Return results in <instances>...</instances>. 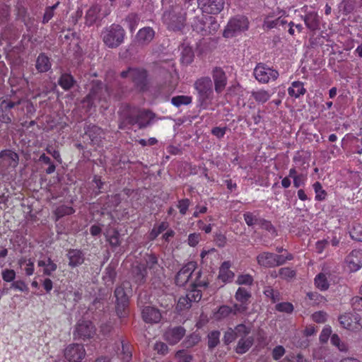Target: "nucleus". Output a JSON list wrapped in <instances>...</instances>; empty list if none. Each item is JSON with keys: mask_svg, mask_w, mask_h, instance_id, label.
I'll list each match as a JSON object with an SVG mask.
<instances>
[{"mask_svg": "<svg viewBox=\"0 0 362 362\" xmlns=\"http://www.w3.org/2000/svg\"><path fill=\"white\" fill-rule=\"evenodd\" d=\"M121 122L119 124L120 129H124L125 126L137 125L139 129H144L148 127L153 119L154 114L148 110H140L136 107H132L130 105H126L121 114Z\"/></svg>", "mask_w": 362, "mask_h": 362, "instance_id": "obj_1", "label": "nucleus"}, {"mask_svg": "<svg viewBox=\"0 0 362 362\" xmlns=\"http://www.w3.org/2000/svg\"><path fill=\"white\" fill-rule=\"evenodd\" d=\"M112 85L107 82L104 87L102 83L97 82L93 85L89 93L83 100V103L86 105L88 110L97 105H100L102 108L107 109V103L108 99L112 95Z\"/></svg>", "mask_w": 362, "mask_h": 362, "instance_id": "obj_2", "label": "nucleus"}, {"mask_svg": "<svg viewBox=\"0 0 362 362\" xmlns=\"http://www.w3.org/2000/svg\"><path fill=\"white\" fill-rule=\"evenodd\" d=\"M163 21L168 28L173 31H181L186 25V13L182 1L172 4L163 15Z\"/></svg>", "mask_w": 362, "mask_h": 362, "instance_id": "obj_3", "label": "nucleus"}, {"mask_svg": "<svg viewBox=\"0 0 362 362\" xmlns=\"http://www.w3.org/2000/svg\"><path fill=\"white\" fill-rule=\"evenodd\" d=\"M194 88L197 92L198 105L203 110H206L213 99V83L210 77L202 76L194 83Z\"/></svg>", "mask_w": 362, "mask_h": 362, "instance_id": "obj_4", "label": "nucleus"}, {"mask_svg": "<svg viewBox=\"0 0 362 362\" xmlns=\"http://www.w3.org/2000/svg\"><path fill=\"white\" fill-rule=\"evenodd\" d=\"M205 13V12L202 11L199 14H197L191 21V26L193 31L202 36L213 35L216 33L219 28V24L216 19Z\"/></svg>", "mask_w": 362, "mask_h": 362, "instance_id": "obj_5", "label": "nucleus"}, {"mask_svg": "<svg viewBox=\"0 0 362 362\" xmlns=\"http://www.w3.org/2000/svg\"><path fill=\"white\" fill-rule=\"evenodd\" d=\"M125 35V30L120 25L112 23L104 28L101 37L104 44L113 49L123 43Z\"/></svg>", "mask_w": 362, "mask_h": 362, "instance_id": "obj_6", "label": "nucleus"}, {"mask_svg": "<svg viewBox=\"0 0 362 362\" xmlns=\"http://www.w3.org/2000/svg\"><path fill=\"white\" fill-rule=\"evenodd\" d=\"M132 293V285L129 281H124L115 288L116 312L119 318L127 315V308L129 305V296Z\"/></svg>", "mask_w": 362, "mask_h": 362, "instance_id": "obj_7", "label": "nucleus"}, {"mask_svg": "<svg viewBox=\"0 0 362 362\" xmlns=\"http://www.w3.org/2000/svg\"><path fill=\"white\" fill-rule=\"evenodd\" d=\"M122 78L130 77L136 88L140 92H145L148 89V72L144 69L129 68L120 74Z\"/></svg>", "mask_w": 362, "mask_h": 362, "instance_id": "obj_8", "label": "nucleus"}, {"mask_svg": "<svg viewBox=\"0 0 362 362\" xmlns=\"http://www.w3.org/2000/svg\"><path fill=\"white\" fill-rule=\"evenodd\" d=\"M248 28V18L245 16L238 15L229 20L223 35L226 38L232 37L238 33L247 30Z\"/></svg>", "mask_w": 362, "mask_h": 362, "instance_id": "obj_9", "label": "nucleus"}, {"mask_svg": "<svg viewBox=\"0 0 362 362\" xmlns=\"http://www.w3.org/2000/svg\"><path fill=\"white\" fill-rule=\"evenodd\" d=\"M253 75L259 83L265 84L276 81L279 74L277 70L270 68L265 64L258 63L254 69Z\"/></svg>", "mask_w": 362, "mask_h": 362, "instance_id": "obj_10", "label": "nucleus"}, {"mask_svg": "<svg viewBox=\"0 0 362 362\" xmlns=\"http://www.w3.org/2000/svg\"><path fill=\"white\" fill-rule=\"evenodd\" d=\"M95 334V328L93 324L88 320L79 321L74 331V337L78 339H91Z\"/></svg>", "mask_w": 362, "mask_h": 362, "instance_id": "obj_11", "label": "nucleus"}, {"mask_svg": "<svg viewBox=\"0 0 362 362\" xmlns=\"http://www.w3.org/2000/svg\"><path fill=\"white\" fill-rule=\"evenodd\" d=\"M86 354V350L81 344H70L64 350V356L69 362H80L85 358Z\"/></svg>", "mask_w": 362, "mask_h": 362, "instance_id": "obj_12", "label": "nucleus"}, {"mask_svg": "<svg viewBox=\"0 0 362 362\" xmlns=\"http://www.w3.org/2000/svg\"><path fill=\"white\" fill-rule=\"evenodd\" d=\"M286 12L284 11H272L268 13L264 18L262 28L264 30L276 28L287 23L284 18Z\"/></svg>", "mask_w": 362, "mask_h": 362, "instance_id": "obj_13", "label": "nucleus"}, {"mask_svg": "<svg viewBox=\"0 0 362 362\" xmlns=\"http://www.w3.org/2000/svg\"><path fill=\"white\" fill-rule=\"evenodd\" d=\"M339 321L341 327L344 328L357 332L362 328L360 323L361 317L356 313H345L339 317Z\"/></svg>", "mask_w": 362, "mask_h": 362, "instance_id": "obj_14", "label": "nucleus"}, {"mask_svg": "<svg viewBox=\"0 0 362 362\" xmlns=\"http://www.w3.org/2000/svg\"><path fill=\"white\" fill-rule=\"evenodd\" d=\"M200 9L208 14L217 15L224 8V0H197Z\"/></svg>", "mask_w": 362, "mask_h": 362, "instance_id": "obj_15", "label": "nucleus"}, {"mask_svg": "<svg viewBox=\"0 0 362 362\" xmlns=\"http://www.w3.org/2000/svg\"><path fill=\"white\" fill-rule=\"evenodd\" d=\"M186 334V329L182 326L169 327L163 334V339L170 345H175Z\"/></svg>", "mask_w": 362, "mask_h": 362, "instance_id": "obj_16", "label": "nucleus"}, {"mask_svg": "<svg viewBox=\"0 0 362 362\" xmlns=\"http://www.w3.org/2000/svg\"><path fill=\"white\" fill-rule=\"evenodd\" d=\"M214 84V90L217 94H221L226 89L228 84V77L226 72L221 67H215L211 71Z\"/></svg>", "mask_w": 362, "mask_h": 362, "instance_id": "obj_17", "label": "nucleus"}, {"mask_svg": "<svg viewBox=\"0 0 362 362\" xmlns=\"http://www.w3.org/2000/svg\"><path fill=\"white\" fill-rule=\"evenodd\" d=\"M197 268V264L194 262H189L177 272L175 276V284L179 286H184L190 277H192L193 273Z\"/></svg>", "mask_w": 362, "mask_h": 362, "instance_id": "obj_18", "label": "nucleus"}, {"mask_svg": "<svg viewBox=\"0 0 362 362\" xmlns=\"http://www.w3.org/2000/svg\"><path fill=\"white\" fill-rule=\"evenodd\" d=\"M20 102H13L9 100H0V122L10 124L14 115L11 111Z\"/></svg>", "mask_w": 362, "mask_h": 362, "instance_id": "obj_19", "label": "nucleus"}, {"mask_svg": "<svg viewBox=\"0 0 362 362\" xmlns=\"http://www.w3.org/2000/svg\"><path fill=\"white\" fill-rule=\"evenodd\" d=\"M19 156L16 152L10 150L0 151V167L4 169L15 168L18 165Z\"/></svg>", "mask_w": 362, "mask_h": 362, "instance_id": "obj_20", "label": "nucleus"}, {"mask_svg": "<svg viewBox=\"0 0 362 362\" xmlns=\"http://www.w3.org/2000/svg\"><path fill=\"white\" fill-rule=\"evenodd\" d=\"M243 216L248 226H272L269 221L260 216L259 211H247L243 214Z\"/></svg>", "mask_w": 362, "mask_h": 362, "instance_id": "obj_21", "label": "nucleus"}, {"mask_svg": "<svg viewBox=\"0 0 362 362\" xmlns=\"http://www.w3.org/2000/svg\"><path fill=\"white\" fill-rule=\"evenodd\" d=\"M141 316L146 323H158L160 321L162 315L160 310L154 307L146 306L141 309Z\"/></svg>", "mask_w": 362, "mask_h": 362, "instance_id": "obj_22", "label": "nucleus"}, {"mask_svg": "<svg viewBox=\"0 0 362 362\" xmlns=\"http://www.w3.org/2000/svg\"><path fill=\"white\" fill-rule=\"evenodd\" d=\"M346 263L351 272L358 271L362 267V251L353 250L346 258Z\"/></svg>", "mask_w": 362, "mask_h": 362, "instance_id": "obj_23", "label": "nucleus"}, {"mask_svg": "<svg viewBox=\"0 0 362 362\" xmlns=\"http://www.w3.org/2000/svg\"><path fill=\"white\" fill-rule=\"evenodd\" d=\"M69 259V266L71 268L78 267L85 261L84 252L78 249H69L66 255Z\"/></svg>", "mask_w": 362, "mask_h": 362, "instance_id": "obj_24", "label": "nucleus"}, {"mask_svg": "<svg viewBox=\"0 0 362 362\" xmlns=\"http://www.w3.org/2000/svg\"><path fill=\"white\" fill-rule=\"evenodd\" d=\"M85 134L89 137L93 144H99L101 141L103 130L95 124H89L85 127Z\"/></svg>", "mask_w": 362, "mask_h": 362, "instance_id": "obj_25", "label": "nucleus"}, {"mask_svg": "<svg viewBox=\"0 0 362 362\" xmlns=\"http://www.w3.org/2000/svg\"><path fill=\"white\" fill-rule=\"evenodd\" d=\"M132 275L134 282L139 285L143 284L146 281L147 269L144 264H137L132 267Z\"/></svg>", "mask_w": 362, "mask_h": 362, "instance_id": "obj_26", "label": "nucleus"}, {"mask_svg": "<svg viewBox=\"0 0 362 362\" xmlns=\"http://www.w3.org/2000/svg\"><path fill=\"white\" fill-rule=\"evenodd\" d=\"M52 63L50 59L45 53H40L35 62V69L39 73H45L51 69Z\"/></svg>", "mask_w": 362, "mask_h": 362, "instance_id": "obj_27", "label": "nucleus"}, {"mask_svg": "<svg viewBox=\"0 0 362 362\" xmlns=\"http://www.w3.org/2000/svg\"><path fill=\"white\" fill-rule=\"evenodd\" d=\"M155 31L151 27H144L141 28L136 34V40L139 43L146 45L153 39Z\"/></svg>", "mask_w": 362, "mask_h": 362, "instance_id": "obj_28", "label": "nucleus"}, {"mask_svg": "<svg viewBox=\"0 0 362 362\" xmlns=\"http://www.w3.org/2000/svg\"><path fill=\"white\" fill-rule=\"evenodd\" d=\"M305 93L306 89L304 87V83L300 81H293L288 88V95L294 98H298L301 95H304Z\"/></svg>", "mask_w": 362, "mask_h": 362, "instance_id": "obj_29", "label": "nucleus"}, {"mask_svg": "<svg viewBox=\"0 0 362 362\" xmlns=\"http://www.w3.org/2000/svg\"><path fill=\"white\" fill-rule=\"evenodd\" d=\"M193 276H195L194 279L191 284V286H194L201 289H206L209 284L207 275L204 274L202 270L196 271L193 273Z\"/></svg>", "mask_w": 362, "mask_h": 362, "instance_id": "obj_30", "label": "nucleus"}, {"mask_svg": "<svg viewBox=\"0 0 362 362\" xmlns=\"http://www.w3.org/2000/svg\"><path fill=\"white\" fill-rule=\"evenodd\" d=\"M272 93L264 88H259L251 92V96L258 104H264L269 100Z\"/></svg>", "mask_w": 362, "mask_h": 362, "instance_id": "obj_31", "label": "nucleus"}, {"mask_svg": "<svg viewBox=\"0 0 362 362\" xmlns=\"http://www.w3.org/2000/svg\"><path fill=\"white\" fill-rule=\"evenodd\" d=\"M254 337L250 336L245 338H240L235 347V351L238 354L246 353L254 344Z\"/></svg>", "mask_w": 362, "mask_h": 362, "instance_id": "obj_32", "label": "nucleus"}, {"mask_svg": "<svg viewBox=\"0 0 362 362\" xmlns=\"http://www.w3.org/2000/svg\"><path fill=\"white\" fill-rule=\"evenodd\" d=\"M274 253L264 252L257 256V264L262 267H274Z\"/></svg>", "mask_w": 362, "mask_h": 362, "instance_id": "obj_33", "label": "nucleus"}, {"mask_svg": "<svg viewBox=\"0 0 362 362\" xmlns=\"http://www.w3.org/2000/svg\"><path fill=\"white\" fill-rule=\"evenodd\" d=\"M303 18L306 27L309 30L315 31L319 28L320 22L317 13L310 12L305 14Z\"/></svg>", "mask_w": 362, "mask_h": 362, "instance_id": "obj_34", "label": "nucleus"}, {"mask_svg": "<svg viewBox=\"0 0 362 362\" xmlns=\"http://www.w3.org/2000/svg\"><path fill=\"white\" fill-rule=\"evenodd\" d=\"M230 264L229 262H224L219 269L218 278L223 282L230 281L234 274L230 270Z\"/></svg>", "mask_w": 362, "mask_h": 362, "instance_id": "obj_35", "label": "nucleus"}, {"mask_svg": "<svg viewBox=\"0 0 362 362\" xmlns=\"http://www.w3.org/2000/svg\"><path fill=\"white\" fill-rule=\"evenodd\" d=\"M100 11V6L93 5L89 8L86 13V24L88 26L92 25L98 18V13Z\"/></svg>", "mask_w": 362, "mask_h": 362, "instance_id": "obj_36", "label": "nucleus"}, {"mask_svg": "<svg viewBox=\"0 0 362 362\" xmlns=\"http://www.w3.org/2000/svg\"><path fill=\"white\" fill-rule=\"evenodd\" d=\"M75 80L70 74H62L58 80V84L64 90H70L74 85Z\"/></svg>", "mask_w": 362, "mask_h": 362, "instance_id": "obj_37", "label": "nucleus"}, {"mask_svg": "<svg viewBox=\"0 0 362 362\" xmlns=\"http://www.w3.org/2000/svg\"><path fill=\"white\" fill-rule=\"evenodd\" d=\"M200 341V334L197 332H193L185 337L182 342V346L185 349H191L197 345Z\"/></svg>", "mask_w": 362, "mask_h": 362, "instance_id": "obj_38", "label": "nucleus"}, {"mask_svg": "<svg viewBox=\"0 0 362 362\" xmlns=\"http://www.w3.org/2000/svg\"><path fill=\"white\" fill-rule=\"evenodd\" d=\"M74 212L75 210L72 206L62 204L56 208L54 211V214L56 220L57 221L66 216H70Z\"/></svg>", "mask_w": 362, "mask_h": 362, "instance_id": "obj_39", "label": "nucleus"}, {"mask_svg": "<svg viewBox=\"0 0 362 362\" xmlns=\"http://www.w3.org/2000/svg\"><path fill=\"white\" fill-rule=\"evenodd\" d=\"M235 298L237 301L248 306L251 293L246 288L239 287L235 293Z\"/></svg>", "mask_w": 362, "mask_h": 362, "instance_id": "obj_40", "label": "nucleus"}, {"mask_svg": "<svg viewBox=\"0 0 362 362\" xmlns=\"http://www.w3.org/2000/svg\"><path fill=\"white\" fill-rule=\"evenodd\" d=\"M220 336L221 332L218 330H214L210 332L207 335L208 342L207 346L208 349L210 351H212L216 348L220 343Z\"/></svg>", "mask_w": 362, "mask_h": 362, "instance_id": "obj_41", "label": "nucleus"}, {"mask_svg": "<svg viewBox=\"0 0 362 362\" xmlns=\"http://www.w3.org/2000/svg\"><path fill=\"white\" fill-rule=\"evenodd\" d=\"M124 21L127 24L129 32L133 33L139 25L140 18L137 14L131 13L127 16Z\"/></svg>", "mask_w": 362, "mask_h": 362, "instance_id": "obj_42", "label": "nucleus"}, {"mask_svg": "<svg viewBox=\"0 0 362 362\" xmlns=\"http://www.w3.org/2000/svg\"><path fill=\"white\" fill-rule=\"evenodd\" d=\"M106 237L112 246L116 247L120 244V235L115 228H108Z\"/></svg>", "mask_w": 362, "mask_h": 362, "instance_id": "obj_43", "label": "nucleus"}, {"mask_svg": "<svg viewBox=\"0 0 362 362\" xmlns=\"http://www.w3.org/2000/svg\"><path fill=\"white\" fill-rule=\"evenodd\" d=\"M312 186L315 193V201H325L327 197V192L322 188V184L320 182L317 181L314 182Z\"/></svg>", "mask_w": 362, "mask_h": 362, "instance_id": "obj_44", "label": "nucleus"}, {"mask_svg": "<svg viewBox=\"0 0 362 362\" xmlns=\"http://www.w3.org/2000/svg\"><path fill=\"white\" fill-rule=\"evenodd\" d=\"M146 267L154 272H161L163 268L158 263V259L154 255H147L146 259Z\"/></svg>", "mask_w": 362, "mask_h": 362, "instance_id": "obj_45", "label": "nucleus"}, {"mask_svg": "<svg viewBox=\"0 0 362 362\" xmlns=\"http://www.w3.org/2000/svg\"><path fill=\"white\" fill-rule=\"evenodd\" d=\"M192 102V97L189 95H177L174 96L171 99V103L179 107L181 105H187L191 104Z\"/></svg>", "mask_w": 362, "mask_h": 362, "instance_id": "obj_46", "label": "nucleus"}, {"mask_svg": "<svg viewBox=\"0 0 362 362\" xmlns=\"http://www.w3.org/2000/svg\"><path fill=\"white\" fill-rule=\"evenodd\" d=\"M60 4V1H57L54 5L51 6H47L45 9V13L42 17V23L47 24L54 16V11L58 8Z\"/></svg>", "mask_w": 362, "mask_h": 362, "instance_id": "obj_47", "label": "nucleus"}, {"mask_svg": "<svg viewBox=\"0 0 362 362\" xmlns=\"http://www.w3.org/2000/svg\"><path fill=\"white\" fill-rule=\"evenodd\" d=\"M193 356L189 354L186 350H178L174 356L175 362H192Z\"/></svg>", "mask_w": 362, "mask_h": 362, "instance_id": "obj_48", "label": "nucleus"}, {"mask_svg": "<svg viewBox=\"0 0 362 362\" xmlns=\"http://www.w3.org/2000/svg\"><path fill=\"white\" fill-rule=\"evenodd\" d=\"M315 284L316 286L321 291H325L329 288L327 279L324 273L318 274L315 278Z\"/></svg>", "mask_w": 362, "mask_h": 362, "instance_id": "obj_49", "label": "nucleus"}, {"mask_svg": "<svg viewBox=\"0 0 362 362\" xmlns=\"http://www.w3.org/2000/svg\"><path fill=\"white\" fill-rule=\"evenodd\" d=\"M233 329L237 338L240 337V339L245 338L251 332V327L243 323L236 325Z\"/></svg>", "mask_w": 362, "mask_h": 362, "instance_id": "obj_50", "label": "nucleus"}, {"mask_svg": "<svg viewBox=\"0 0 362 362\" xmlns=\"http://www.w3.org/2000/svg\"><path fill=\"white\" fill-rule=\"evenodd\" d=\"M232 313L231 307L228 305H221L217 312L214 313V318L216 320H221L228 317Z\"/></svg>", "mask_w": 362, "mask_h": 362, "instance_id": "obj_51", "label": "nucleus"}, {"mask_svg": "<svg viewBox=\"0 0 362 362\" xmlns=\"http://www.w3.org/2000/svg\"><path fill=\"white\" fill-rule=\"evenodd\" d=\"M122 343V351L119 354L121 358L126 362H128L131 360L132 354V347L128 344L124 342L123 340L121 341Z\"/></svg>", "mask_w": 362, "mask_h": 362, "instance_id": "obj_52", "label": "nucleus"}, {"mask_svg": "<svg viewBox=\"0 0 362 362\" xmlns=\"http://www.w3.org/2000/svg\"><path fill=\"white\" fill-rule=\"evenodd\" d=\"M202 289L191 286V290L187 293V298L189 299L191 302H198L202 298Z\"/></svg>", "mask_w": 362, "mask_h": 362, "instance_id": "obj_53", "label": "nucleus"}, {"mask_svg": "<svg viewBox=\"0 0 362 362\" xmlns=\"http://www.w3.org/2000/svg\"><path fill=\"white\" fill-rule=\"evenodd\" d=\"M264 294L267 298H270L273 303L279 300V293L277 291H274L271 286L264 287Z\"/></svg>", "mask_w": 362, "mask_h": 362, "instance_id": "obj_54", "label": "nucleus"}, {"mask_svg": "<svg viewBox=\"0 0 362 362\" xmlns=\"http://www.w3.org/2000/svg\"><path fill=\"white\" fill-rule=\"evenodd\" d=\"M331 343L332 345L337 346L341 351H346L348 350L347 345L342 342L337 334L331 336Z\"/></svg>", "mask_w": 362, "mask_h": 362, "instance_id": "obj_55", "label": "nucleus"}, {"mask_svg": "<svg viewBox=\"0 0 362 362\" xmlns=\"http://www.w3.org/2000/svg\"><path fill=\"white\" fill-rule=\"evenodd\" d=\"M108 200V202H111V206H104V208L101 207V210H107L108 208H115L117 207L121 202V197L119 194H115L112 196H107L106 198Z\"/></svg>", "mask_w": 362, "mask_h": 362, "instance_id": "obj_56", "label": "nucleus"}, {"mask_svg": "<svg viewBox=\"0 0 362 362\" xmlns=\"http://www.w3.org/2000/svg\"><path fill=\"white\" fill-rule=\"evenodd\" d=\"M191 202L189 199L185 198L178 201L177 207L179 209L180 213L182 215H185L189 206H190Z\"/></svg>", "mask_w": 362, "mask_h": 362, "instance_id": "obj_57", "label": "nucleus"}, {"mask_svg": "<svg viewBox=\"0 0 362 362\" xmlns=\"http://www.w3.org/2000/svg\"><path fill=\"white\" fill-rule=\"evenodd\" d=\"M115 277L116 272L115 268L111 266H108L105 269V274L104 276V279L105 280L106 284H112Z\"/></svg>", "mask_w": 362, "mask_h": 362, "instance_id": "obj_58", "label": "nucleus"}, {"mask_svg": "<svg viewBox=\"0 0 362 362\" xmlns=\"http://www.w3.org/2000/svg\"><path fill=\"white\" fill-rule=\"evenodd\" d=\"M279 276L284 279H291L296 276L294 270L288 267L281 268L279 271Z\"/></svg>", "mask_w": 362, "mask_h": 362, "instance_id": "obj_59", "label": "nucleus"}, {"mask_svg": "<svg viewBox=\"0 0 362 362\" xmlns=\"http://www.w3.org/2000/svg\"><path fill=\"white\" fill-rule=\"evenodd\" d=\"M356 0H342L341 6L346 13H351L356 8Z\"/></svg>", "mask_w": 362, "mask_h": 362, "instance_id": "obj_60", "label": "nucleus"}, {"mask_svg": "<svg viewBox=\"0 0 362 362\" xmlns=\"http://www.w3.org/2000/svg\"><path fill=\"white\" fill-rule=\"evenodd\" d=\"M276 310L279 312L291 313L293 311V305L288 302L280 303L276 305Z\"/></svg>", "mask_w": 362, "mask_h": 362, "instance_id": "obj_61", "label": "nucleus"}, {"mask_svg": "<svg viewBox=\"0 0 362 362\" xmlns=\"http://www.w3.org/2000/svg\"><path fill=\"white\" fill-rule=\"evenodd\" d=\"M191 303V300L187 298V296H182L179 298L176 308L178 310L188 309L192 306Z\"/></svg>", "mask_w": 362, "mask_h": 362, "instance_id": "obj_62", "label": "nucleus"}, {"mask_svg": "<svg viewBox=\"0 0 362 362\" xmlns=\"http://www.w3.org/2000/svg\"><path fill=\"white\" fill-rule=\"evenodd\" d=\"M286 353L285 348L281 345L275 346L272 351V358L279 361Z\"/></svg>", "mask_w": 362, "mask_h": 362, "instance_id": "obj_63", "label": "nucleus"}, {"mask_svg": "<svg viewBox=\"0 0 362 362\" xmlns=\"http://www.w3.org/2000/svg\"><path fill=\"white\" fill-rule=\"evenodd\" d=\"M349 233L353 240L362 242V228H351Z\"/></svg>", "mask_w": 362, "mask_h": 362, "instance_id": "obj_64", "label": "nucleus"}]
</instances>
